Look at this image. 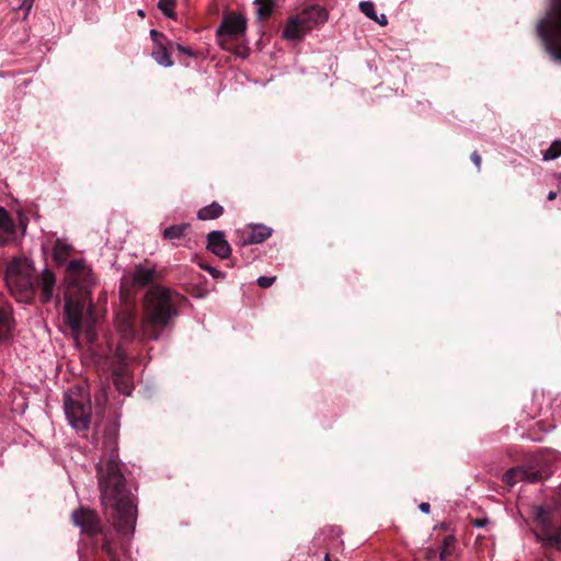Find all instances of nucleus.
I'll list each match as a JSON object with an SVG mask.
<instances>
[{
  "label": "nucleus",
  "mask_w": 561,
  "mask_h": 561,
  "mask_svg": "<svg viewBox=\"0 0 561 561\" xmlns=\"http://www.w3.org/2000/svg\"><path fill=\"white\" fill-rule=\"evenodd\" d=\"M207 250L220 259H228L231 254V247L220 230H214L207 234Z\"/></svg>",
  "instance_id": "12"
},
{
  "label": "nucleus",
  "mask_w": 561,
  "mask_h": 561,
  "mask_svg": "<svg viewBox=\"0 0 561 561\" xmlns=\"http://www.w3.org/2000/svg\"><path fill=\"white\" fill-rule=\"evenodd\" d=\"M275 282V277L261 276L257 278V285L262 288L272 286Z\"/></svg>",
  "instance_id": "30"
},
{
  "label": "nucleus",
  "mask_w": 561,
  "mask_h": 561,
  "mask_svg": "<svg viewBox=\"0 0 561 561\" xmlns=\"http://www.w3.org/2000/svg\"><path fill=\"white\" fill-rule=\"evenodd\" d=\"M158 7L165 16L172 18L174 15L175 0H159Z\"/></svg>",
  "instance_id": "26"
},
{
  "label": "nucleus",
  "mask_w": 561,
  "mask_h": 561,
  "mask_svg": "<svg viewBox=\"0 0 561 561\" xmlns=\"http://www.w3.org/2000/svg\"><path fill=\"white\" fill-rule=\"evenodd\" d=\"M181 296L165 287H152L145 298V311L140 331L135 329V312L131 307L124 306L116 312L115 328L124 342L158 340L169 321L176 314Z\"/></svg>",
  "instance_id": "1"
},
{
  "label": "nucleus",
  "mask_w": 561,
  "mask_h": 561,
  "mask_svg": "<svg viewBox=\"0 0 561 561\" xmlns=\"http://www.w3.org/2000/svg\"><path fill=\"white\" fill-rule=\"evenodd\" d=\"M106 400H107V398H106L105 390H104V388H101L100 392L95 396V401L98 404H104L106 402Z\"/></svg>",
  "instance_id": "34"
},
{
  "label": "nucleus",
  "mask_w": 561,
  "mask_h": 561,
  "mask_svg": "<svg viewBox=\"0 0 561 561\" xmlns=\"http://www.w3.org/2000/svg\"><path fill=\"white\" fill-rule=\"evenodd\" d=\"M254 3L260 19L267 18L273 11L274 3L272 0H255Z\"/></svg>",
  "instance_id": "24"
},
{
  "label": "nucleus",
  "mask_w": 561,
  "mask_h": 561,
  "mask_svg": "<svg viewBox=\"0 0 561 561\" xmlns=\"http://www.w3.org/2000/svg\"><path fill=\"white\" fill-rule=\"evenodd\" d=\"M248 237L241 241L242 245L259 244L272 236V229L265 225L255 224L249 226Z\"/></svg>",
  "instance_id": "17"
},
{
  "label": "nucleus",
  "mask_w": 561,
  "mask_h": 561,
  "mask_svg": "<svg viewBox=\"0 0 561 561\" xmlns=\"http://www.w3.org/2000/svg\"><path fill=\"white\" fill-rule=\"evenodd\" d=\"M561 157V140L557 139L554 140L550 147L543 152L542 159L545 161L554 160L557 158Z\"/></svg>",
  "instance_id": "25"
},
{
  "label": "nucleus",
  "mask_w": 561,
  "mask_h": 561,
  "mask_svg": "<svg viewBox=\"0 0 561 561\" xmlns=\"http://www.w3.org/2000/svg\"><path fill=\"white\" fill-rule=\"evenodd\" d=\"M224 214V207L216 202L201 208L197 213L199 220H213L219 218Z\"/></svg>",
  "instance_id": "21"
},
{
  "label": "nucleus",
  "mask_w": 561,
  "mask_h": 561,
  "mask_svg": "<svg viewBox=\"0 0 561 561\" xmlns=\"http://www.w3.org/2000/svg\"><path fill=\"white\" fill-rule=\"evenodd\" d=\"M188 227H190L188 224L170 226L163 231V238L168 239V240L180 239L184 236V233L186 232Z\"/></svg>",
  "instance_id": "22"
},
{
  "label": "nucleus",
  "mask_w": 561,
  "mask_h": 561,
  "mask_svg": "<svg viewBox=\"0 0 561 561\" xmlns=\"http://www.w3.org/2000/svg\"><path fill=\"white\" fill-rule=\"evenodd\" d=\"M204 270H206L213 277L215 278H222L225 277V273L213 267V266H205Z\"/></svg>",
  "instance_id": "31"
},
{
  "label": "nucleus",
  "mask_w": 561,
  "mask_h": 561,
  "mask_svg": "<svg viewBox=\"0 0 561 561\" xmlns=\"http://www.w3.org/2000/svg\"><path fill=\"white\" fill-rule=\"evenodd\" d=\"M102 550L106 553L110 561H118L117 553L107 538L102 543Z\"/></svg>",
  "instance_id": "28"
},
{
  "label": "nucleus",
  "mask_w": 561,
  "mask_h": 561,
  "mask_svg": "<svg viewBox=\"0 0 561 561\" xmlns=\"http://www.w3.org/2000/svg\"><path fill=\"white\" fill-rule=\"evenodd\" d=\"M64 410L69 425L76 431L89 428L92 416L90 393L83 386L70 388L64 398Z\"/></svg>",
  "instance_id": "5"
},
{
  "label": "nucleus",
  "mask_w": 561,
  "mask_h": 561,
  "mask_svg": "<svg viewBox=\"0 0 561 561\" xmlns=\"http://www.w3.org/2000/svg\"><path fill=\"white\" fill-rule=\"evenodd\" d=\"M65 283L64 320L78 340L83 324L91 328L96 322L90 293L93 284L91 267L81 259L70 261L66 268Z\"/></svg>",
  "instance_id": "3"
},
{
  "label": "nucleus",
  "mask_w": 561,
  "mask_h": 561,
  "mask_svg": "<svg viewBox=\"0 0 561 561\" xmlns=\"http://www.w3.org/2000/svg\"><path fill=\"white\" fill-rule=\"evenodd\" d=\"M309 32L308 26L302 24L299 15L290 16L283 30V38L287 41H301Z\"/></svg>",
  "instance_id": "15"
},
{
  "label": "nucleus",
  "mask_w": 561,
  "mask_h": 561,
  "mask_svg": "<svg viewBox=\"0 0 561 561\" xmlns=\"http://www.w3.org/2000/svg\"><path fill=\"white\" fill-rule=\"evenodd\" d=\"M455 538L453 536H447L443 540V547L440 550V560L444 561L449 554V547L454 543Z\"/></svg>",
  "instance_id": "29"
},
{
  "label": "nucleus",
  "mask_w": 561,
  "mask_h": 561,
  "mask_svg": "<svg viewBox=\"0 0 561 561\" xmlns=\"http://www.w3.org/2000/svg\"><path fill=\"white\" fill-rule=\"evenodd\" d=\"M430 507H431L430 504L426 502L421 503L419 506L420 511L422 513H426V514L430 512Z\"/></svg>",
  "instance_id": "38"
},
{
  "label": "nucleus",
  "mask_w": 561,
  "mask_h": 561,
  "mask_svg": "<svg viewBox=\"0 0 561 561\" xmlns=\"http://www.w3.org/2000/svg\"><path fill=\"white\" fill-rule=\"evenodd\" d=\"M71 252L72 245L68 243L66 240L58 239L53 249V256L58 264H61L66 262L67 257L71 254Z\"/></svg>",
  "instance_id": "20"
},
{
  "label": "nucleus",
  "mask_w": 561,
  "mask_h": 561,
  "mask_svg": "<svg viewBox=\"0 0 561 561\" xmlns=\"http://www.w3.org/2000/svg\"><path fill=\"white\" fill-rule=\"evenodd\" d=\"M154 274V266L137 265L130 274V280L134 286L144 287L153 280Z\"/></svg>",
  "instance_id": "18"
},
{
  "label": "nucleus",
  "mask_w": 561,
  "mask_h": 561,
  "mask_svg": "<svg viewBox=\"0 0 561 561\" xmlns=\"http://www.w3.org/2000/svg\"><path fill=\"white\" fill-rule=\"evenodd\" d=\"M25 230V224L21 221L19 227L8 210L0 206V247L16 244Z\"/></svg>",
  "instance_id": "8"
},
{
  "label": "nucleus",
  "mask_w": 561,
  "mask_h": 561,
  "mask_svg": "<svg viewBox=\"0 0 561 561\" xmlns=\"http://www.w3.org/2000/svg\"><path fill=\"white\" fill-rule=\"evenodd\" d=\"M71 519L83 533L94 535L101 531V522L94 511L81 507L72 513Z\"/></svg>",
  "instance_id": "10"
},
{
  "label": "nucleus",
  "mask_w": 561,
  "mask_h": 561,
  "mask_svg": "<svg viewBox=\"0 0 561 561\" xmlns=\"http://www.w3.org/2000/svg\"><path fill=\"white\" fill-rule=\"evenodd\" d=\"M247 21L241 14H228L224 18L220 27L217 33H225L229 37L238 38L242 36L245 32Z\"/></svg>",
  "instance_id": "11"
},
{
  "label": "nucleus",
  "mask_w": 561,
  "mask_h": 561,
  "mask_svg": "<svg viewBox=\"0 0 561 561\" xmlns=\"http://www.w3.org/2000/svg\"><path fill=\"white\" fill-rule=\"evenodd\" d=\"M152 58L163 67H171L173 65L171 56L163 45L158 46V49L152 51Z\"/></svg>",
  "instance_id": "23"
},
{
  "label": "nucleus",
  "mask_w": 561,
  "mask_h": 561,
  "mask_svg": "<svg viewBox=\"0 0 561 561\" xmlns=\"http://www.w3.org/2000/svg\"><path fill=\"white\" fill-rule=\"evenodd\" d=\"M537 33L551 58L561 62V0H552L547 15L537 25Z\"/></svg>",
  "instance_id": "6"
},
{
  "label": "nucleus",
  "mask_w": 561,
  "mask_h": 561,
  "mask_svg": "<svg viewBox=\"0 0 561 561\" xmlns=\"http://www.w3.org/2000/svg\"><path fill=\"white\" fill-rule=\"evenodd\" d=\"M471 160L476 164L478 170H480V168H481V157H480V154L477 151L472 152Z\"/></svg>",
  "instance_id": "35"
},
{
  "label": "nucleus",
  "mask_w": 561,
  "mask_h": 561,
  "mask_svg": "<svg viewBox=\"0 0 561 561\" xmlns=\"http://www.w3.org/2000/svg\"><path fill=\"white\" fill-rule=\"evenodd\" d=\"M5 283L10 293L21 302L34 295L35 274L32 263L25 257L12 259L5 270Z\"/></svg>",
  "instance_id": "4"
},
{
  "label": "nucleus",
  "mask_w": 561,
  "mask_h": 561,
  "mask_svg": "<svg viewBox=\"0 0 561 561\" xmlns=\"http://www.w3.org/2000/svg\"><path fill=\"white\" fill-rule=\"evenodd\" d=\"M22 7L26 8V12H28L31 10V7H32V1L31 0H25L22 3Z\"/></svg>",
  "instance_id": "39"
},
{
  "label": "nucleus",
  "mask_w": 561,
  "mask_h": 561,
  "mask_svg": "<svg viewBox=\"0 0 561 561\" xmlns=\"http://www.w3.org/2000/svg\"><path fill=\"white\" fill-rule=\"evenodd\" d=\"M138 15H139V16H141V18H144V16H145V12H144V10L139 9V10H138Z\"/></svg>",
  "instance_id": "41"
},
{
  "label": "nucleus",
  "mask_w": 561,
  "mask_h": 561,
  "mask_svg": "<svg viewBox=\"0 0 561 561\" xmlns=\"http://www.w3.org/2000/svg\"><path fill=\"white\" fill-rule=\"evenodd\" d=\"M374 21L377 22L381 26H385L388 23V19L385 14H380L379 16L377 15V20H374Z\"/></svg>",
  "instance_id": "36"
},
{
  "label": "nucleus",
  "mask_w": 561,
  "mask_h": 561,
  "mask_svg": "<svg viewBox=\"0 0 561 561\" xmlns=\"http://www.w3.org/2000/svg\"><path fill=\"white\" fill-rule=\"evenodd\" d=\"M488 523H489V519H486V518H483V519H476V520L473 522V525H474L476 527H478V528H482V527H484Z\"/></svg>",
  "instance_id": "37"
},
{
  "label": "nucleus",
  "mask_w": 561,
  "mask_h": 561,
  "mask_svg": "<svg viewBox=\"0 0 561 561\" xmlns=\"http://www.w3.org/2000/svg\"><path fill=\"white\" fill-rule=\"evenodd\" d=\"M359 10L370 20H377L375 4L371 1L359 2Z\"/></svg>",
  "instance_id": "27"
},
{
  "label": "nucleus",
  "mask_w": 561,
  "mask_h": 561,
  "mask_svg": "<svg viewBox=\"0 0 561 561\" xmlns=\"http://www.w3.org/2000/svg\"><path fill=\"white\" fill-rule=\"evenodd\" d=\"M302 24L312 30L314 26L324 23L328 20V12L320 5H311L298 13Z\"/></svg>",
  "instance_id": "14"
},
{
  "label": "nucleus",
  "mask_w": 561,
  "mask_h": 561,
  "mask_svg": "<svg viewBox=\"0 0 561 561\" xmlns=\"http://www.w3.org/2000/svg\"><path fill=\"white\" fill-rule=\"evenodd\" d=\"M175 47H176L178 51L181 54H185L190 57H196V54L188 47H185L181 44H176Z\"/></svg>",
  "instance_id": "32"
},
{
  "label": "nucleus",
  "mask_w": 561,
  "mask_h": 561,
  "mask_svg": "<svg viewBox=\"0 0 561 561\" xmlns=\"http://www.w3.org/2000/svg\"><path fill=\"white\" fill-rule=\"evenodd\" d=\"M535 522L540 527L537 537L542 545L561 549V505L537 506Z\"/></svg>",
  "instance_id": "7"
},
{
  "label": "nucleus",
  "mask_w": 561,
  "mask_h": 561,
  "mask_svg": "<svg viewBox=\"0 0 561 561\" xmlns=\"http://www.w3.org/2000/svg\"><path fill=\"white\" fill-rule=\"evenodd\" d=\"M37 285L41 290V299L46 302L49 301L53 297L56 277L49 270H44L38 277H35Z\"/></svg>",
  "instance_id": "16"
},
{
  "label": "nucleus",
  "mask_w": 561,
  "mask_h": 561,
  "mask_svg": "<svg viewBox=\"0 0 561 561\" xmlns=\"http://www.w3.org/2000/svg\"><path fill=\"white\" fill-rule=\"evenodd\" d=\"M101 501L105 511H114V527L123 536L134 534L137 510L134 497L125 486V478L121 471L118 456L115 449L108 457L101 459L98 465Z\"/></svg>",
  "instance_id": "2"
},
{
  "label": "nucleus",
  "mask_w": 561,
  "mask_h": 561,
  "mask_svg": "<svg viewBox=\"0 0 561 561\" xmlns=\"http://www.w3.org/2000/svg\"><path fill=\"white\" fill-rule=\"evenodd\" d=\"M547 198H548L549 201H553V199H556V198H557V192H554V191H550V192L548 193Z\"/></svg>",
  "instance_id": "40"
},
{
  "label": "nucleus",
  "mask_w": 561,
  "mask_h": 561,
  "mask_svg": "<svg viewBox=\"0 0 561 561\" xmlns=\"http://www.w3.org/2000/svg\"><path fill=\"white\" fill-rule=\"evenodd\" d=\"M150 37L158 46L162 45L161 38L163 37V35L157 30L150 31Z\"/></svg>",
  "instance_id": "33"
},
{
  "label": "nucleus",
  "mask_w": 561,
  "mask_h": 561,
  "mask_svg": "<svg viewBox=\"0 0 561 561\" xmlns=\"http://www.w3.org/2000/svg\"><path fill=\"white\" fill-rule=\"evenodd\" d=\"M13 327L11 309L0 305V342L8 341L12 336Z\"/></svg>",
  "instance_id": "19"
},
{
  "label": "nucleus",
  "mask_w": 561,
  "mask_h": 561,
  "mask_svg": "<svg viewBox=\"0 0 561 561\" xmlns=\"http://www.w3.org/2000/svg\"><path fill=\"white\" fill-rule=\"evenodd\" d=\"M541 479V474L530 468L517 467L506 471L503 476V482L510 486L515 485L519 481L537 482Z\"/></svg>",
  "instance_id": "13"
},
{
  "label": "nucleus",
  "mask_w": 561,
  "mask_h": 561,
  "mask_svg": "<svg viewBox=\"0 0 561 561\" xmlns=\"http://www.w3.org/2000/svg\"><path fill=\"white\" fill-rule=\"evenodd\" d=\"M114 357L118 364V367L114 369L113 374L114 385L121 393L129 396L133 390V381L125 367L126 353L122 344L117 345Z\"/></svg>",
  "instance_id": "9"
}]
</instances>
